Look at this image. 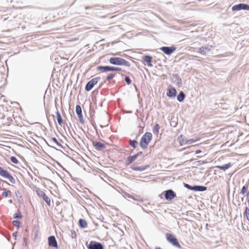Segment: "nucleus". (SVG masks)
<instances>
[{
	"label": "nucleus",
	"instance_id": "f257e3e1",
	"mask_svg": "<svg viewBox=\"0 0 249 249\" xmlns=\"http://www.w3.org/2000/svg\"><path fill=\"white\" fill-rule=\"evenodd\" d=\"M152 139V134L150 132H146L142 137L140 142L141 147L143 149L147 148Z\"/></svg>",
	"mask_w": 249,
	"mask_h": 249
},
{
	"label": "nucleus",
	"instance_id": "f03ea898",
	"mask_svg": "<svg viewBox=\"0 0 249 249\" xmlns=\"http://www.w3.org/2000/svg\"><path fill=\"white\" fill-rule=\"evenodd\" d=\"M109 61L111 64L123 65L128 67L130 66V64L129 62L121 57H111L109 59Z\"/></svg>",
	"mask_w": 249,
	"mask_h": 249
},
{
	"label": "nucleus",
	"instance_id": "7ed1b4c3",
	"mask_svg": "<svg viewBox=\"0 0 249 249\" xmlns=\"http://www.w3.org/2000/svg\"><path fill=\"white\" fill-rule=\"evenodd\" d=\"M165 236L166 240L174 246L176 247L179 249L181 248L177 238L174 235L170 233H167L165 235Z\"/></svg>",
	"mask_w": 249,
	"mask_h": 249
},
{
	"label": "nucleus",
	"instance_id": "20e7f679",
	"mask_svg": "<svg viewBox=\"0 0 249 249\" xmlns=\"http://www.w3.org/2000/svg\"><path fill=\"white\" fill-rule=\"evenodd\" d=\"M100 79L101 78L100 77H96L92 79L86 85L85 90L88 91H90L98 83Z\"/></svg>",
	"mask_w": 249,
	"mask_h": 249
},
{
	"label": "nucleus",
	"instance_id": "39448f33",
	"mask_svg": "<svg viewBox=\"0 0 249 249\" xmlns=\"http://www.w3.org/2000/svg\"><path fill=\"white\" fill-rule=\"evenodd\" d=\"M0 175L5 178H7L11 183H14L15 180L13 177L7 171L4 170L3 168L0 167Z\"/></svg>",
	"mask_w": 249,
	"mask_h": 249
},
{
	"label": "nucleus",
	"instance_id": "423d86ee",
	"mask_svg": "<svg viewBox=\"0 0 249 249\" xmlns=\"http://www.w3.org/2000/svg\"><path fill=\"white\" fill-rule=\"evenodd\" d=\"M97 70L101 72H106L108 71H120L121 69L119 67H110V66H98Z\"/></svg>",
	"mask_w": 249,
	"mask_h": 249
},
{
	"label": "nucleus",
	"instance_id": "0eeeda50",
	"mask_svg": "<svg viewBox=\"0 0 249 249\" xmlns=\"http://www.w3.org/2000/svg\"><path fill=\"white\" fill-rule=\"evenodd\" d=\"M36 192L39 197H42L49 206H51V199L45 194V193L39 189H38Z\"/></svg>",
	"mask_w": 249,
	"mask_h": 249
},
{
	"label": "nucleus",
	"instance_id": "6e6552de",
	"mask_svg": "<svg viewBox=\"0 0 249 249\" xmlns=\"http://www.w3.org/2000/svg\"><path fill=\"white\" fill-rule=\"evenodd\" d=\"M233 11H239L240 10H249V5L244 3H240L235 5L232 7Z\"/></svg>",
	"mask_w": 249,
	"mask_h": 249
},
{
	"label": "nucleus",
	"instance_id": "1a4fd4ad",
	"mask_svg": "<svg viewBox=\"0 0 249 249\" xmlns=\"http://www.w3.org/2000/svg\"><path fill=\"white\" fill-rule=\"evenodd\" d=\"M160 49L166 54L170 55L176 50V48L172 46L171 47H162Z\"/></svg>",
	"mask_w": 249,
	"mask_h": 249
},
{
	"label": "nucleus",
	"instance_id": "9d476101",
	"mask_svg": "<svg viewBox=\"0 0 249 249\" xmlns=\"http://www.w3.org/2000/svg\"><path fill=\"white\" fill-rule=\"evenodd\" d=\"M139 164H140V163H139ZM148 167H149V165H139L138 163H135L131 165V168L134 171H142L146 169Z\"/></svg>",
	"mask_w": 249,
	"mask_h": 249
},
{
	"label": "nucleus",
	"instance_id": "9b49d317",
	"mask_svg": "<svg viewBox=\"0 0 249 249\" xmlns=\"http://www.w3.org/2000/svg\"><path fill=\"white\" fill-rule=\"evenodd\" d=\"M167 96L169 97H175L177 94V91L175 88L169 85L167 88Z\"/></svg>",
	"mask_w": 249,
	"mask_h": 249
},
{
	"label": "nucleus",
	"instance_id": "f8f14e48",
	"mask_svg": "<svg viewBox=\"0 0 249 249\" xmlns=\"http://www.w3.org/2000/svg\"><path fill=\"white\" fill-rule=\"evenodd\" d=\"M48 244L50 247L58 249V245L55 237L54 236H51L48 237Z\"/></svg>",
	"mask_w": 249,
	"mask_h": 249
},
{
	"label": "nucleus",
	"instance_id": "ddd939ff",
	"mask_svg": "<svg viewBox=\"0 0 249 249\" xmlns=\"http://www.w3.org/2000/svg\"><path fill=\"white\" fill-rule=\"evenodd\" d=\"M88 248L89 249H104L101 243L93 241L89 243Z\"/></svg>",
	"mask_w": 249,
	"mask_h": 249
},
{
	"label": "nucleus",
	"instance_id": "4468645a",
	"mask_svg": "<svg viewBox=\"0 0 249 249\" xmlns=\"http://www.w3.org/2000/svg\"><path fill=\"white\" fill-rule=\"evenodd\" d=\"M165 197L167 200H172L176 196V195L175 192L171 190H169L164 192Z\"/></svg>",
	"mask_w": 249,
	"mask_h": 249
},
{
	"label": "nucleus",
	"instance_id": "2eb2a0df",
	"mask_svg": "<svg viewBox=\"0 0 249 249\" xmlns=\"http://www.w3.org/2000/svg\"><path fill=\"white\" fill-rule=\"evenodd\" d=\"M92 144L97 150H103L106 148V145L104 144L96 141H92Z\"/></svg>",
	"mask_w": 249,
	"mask_h": 249
},
{
	"label": "nucleus",
	"instance_id": "dca6fc26",
	"mask_svg": "<svg viewBox=\"0 0 249 249\" xmlns=\"http://www.w3.org/2000/svg\"><path fill=\"white\" fill-rule=\"evenodd\" d=\"M142 153V152H140L134 156L128 157L127 160L126 164L129 165L132 163L134 161L136 160L138 156L140 154H141Z\"/></svg>",
	"mask_w": 249,
	"mask_h": 249
},
{
	"label": "nucleus",
	"instance_id": "f3484780",
	"mask_svg": "<svg viewBox=\"0 0 249 249\" xmlns=\"http://www.w3.org/2000/svg\"><path fill=\"white\" fill-rule=\"evenodd\" d=\"M212 47V46H207V47H201L199 48V53L203 54L205 55L206 54V51H210L211 49V48Z\"/></svg>",
	"mask_w": 249,
	"mask_h": 249
},
{
	"label": "nucleus",
	"instance_id": "a211bd4d",
	"mask_svg": "<svg viewBox=\"0 0 249 249\" xmlns=\"http://www.w3.org/2000/svg\"><path fill=\"white\" fill-rule=\"evenodd\" d=\"M143 60L145 63H147L149 67H151L152 66L151 64L152 57L151 56L145 55L143 57Z\"/></svg>",
	"mask_w": 249,
	"mask_h": 249
},
{
	"label": "nucleus",
	"instance_id": "6ab92c4d",
	"mask_svg": "<svg viewBox=\"0 0 249 249\" xmlns=\"http://www.w3.org/2000/svg\"><path fill=\"white\" fill-rule=\"evenodd\" d=\"M76 112L80 120L83 118L81 107L80 105H76Z\"/></svg>",
	"mask_w": 249,
	"mask_h": 249
},
{
	"label": "nucleus",
	"instance_id": "aec40b11",
	"mask_svg": "<svg viewBox=\"0 0 249 249\" xmlns=\"http://www.w3.org/2000/svg\"><path fill=\"white\" fill-rule=\"evenodd\" d=\"M207 188L205 186H195L192 187V190L196 191H204Z\"/></svg>",
	"mask_w": 249,
	"mask_h": 249
},
{
	"label": "nucleus",
	"instance_id": "412c9836",
	"mask_svg": "<svg viewBox=\"0 0 249 249\" xmlns=\"http://www.w3.org/2000/svg\"><path fill=\"white\" fill-rule=\"evenodd\" d=\"M231 166V163H229L227 164H226L223 166H216V167L220 170H226L229 168Z\"/></svg>",
	"mask_w": 249,
	"mask_h": 249
},
{
	"label": "nucleus",
	"instance_id": "4be33fe9",
	"mask_svg": "<svg viewBox=\"0 0 249 249\" xmlns=\"http://www.w3.org/2000/svg\"><path fill=\"white\" fill-rule=\"evenodd\" d=\"M79 225L80 227L82 228H85L87 227L88 225L87 221L83 219H79Z\"/></svg>",
	"mask_w": 249,
	"mask_h": 249
},
{
	"label": "nucleus",
	"instance_id": "5701e85b",
	"mask_svg": "<svg viewBox=\"0 0 249 249\" xmlns=\"http://www.w3.org/2000/svg\"><path fill=\"white\" fill-rule=\"evenodd\" d=\"M56 119H57L58 123L61 126L62 123H63V120H62L61 114L58 111L56 112Z\"/></svg>",
	"mask_w": 249,
	"mask_h": 249
},
{
	"label": "nucleus",
	"instance_id": "b1692460",
	"mask_svg": "<svg viewBox=\"0 0 249 249\" xmlns=\"http://www.w3.org/2000/svg\"><path fill=\"white\" fill-rule=\"evenodd\" d=\"M185 97V95L184 93L182 91H181L177 96V99L179 102H182L184 100Z\"/></svg>",
	"mask_w": 249,
	"mask_h": 249
},
{
	"label": "nucleus",
	"instance_id": "393cba45",
	"mask_svg": "<svg viewBox=\"0 0 249 249\" xmlns=\"http://www.w3.org/2000/svg\"><path fill=\"white\" fill-rule=\"evenodd\" d=\"M200 138L199 137H197L196 139H191L189 140H187L186 142L187 144H190L195 142L199 141Z\"/></svg>",
	"mask_w": 249,
	"mask_h": 249
},
{
	"label": "nucleus",
	"instance_id": "a878e982",
	"mask_svg": "<svg viewBox=\"0 0 249 249\" xmlns=\"http://www.w3.org/2000/svg\"><path fill=\"white\" fill-rule=\"evenodd\" d=\"M160 125L159 124H156L155 125L153 129V132L154 134H158L159 133V131L160 129Z\"/></svg>",
	"mask_w": 249,
	"mask_h": 249
},
{
	"label": "nucleus",
	"instance_id": "bb28decb",
	"mask_svg": "<svg viewBox=\"0 0 249 249\" xmlns=\"http://www.w3.org/2000/svg\"><path fill=\"white\" fill-rule=\"evenodd\" d=\"M182 138V135H181L178 138V140L181 144V145L187 144L186 141L187 140H181V139Z\"/></svg>",
	"mask_w": 249,
	"mask_h": 249
},
{
	"label": "nucleus",
	"instance_id": "cd10ccee",
	"mask_svg": "<svg viewBox=\"0 0 249 249\" xmlns=\"http://www.w3.org/2000/svg\"><path fill=\"white\" fill-rule=\"evenodd\" d=\"M11 195V192L9 190V191L3 192L2 193V196L3 197H7L8 196H10Z\"/></svg>",
	"mask_w": 249,
	"mask_h": 249
},
{
	"label": "nucleus",
	"instance_id": "c85d7f7f",
	"mask_svg": "<svg viewBox=\"0 0 249 249\" xmlns=\"http://www.w3.org/2000/svg\"><path fill=\"white\" fill-rule=\"evenodd\" d=\"M10 160L12 162H13L14 163H15V164H18L19 162L18 160L15 157H14V156L11 157L10 158Z\"/></svg>",
	"mask_w": 249,
	"mask_h": 249
},
{
	"label": "nucleus",
	"instance_id": "c756f323",
	"mask_svg": "<svg viewBox=\"0 0 249 249\" xmlns=\"http://www.w3.org/2000/svg\"><path fill=\"white\" fill-rule=\"evenodd\" d=\"M137 144V142L136 141H130L129 144L132 146L133 148H136V144Z\"/></svg>",
	"mask_w": 249,
	"mask_h": 249
},
{
	"label": "nucleus",
	"instance_id": "7c9ffc66",
	"mask_svg": "<svg viewBox=\"0 0 249 249\" xmlns=\"http://www.w3.org/2000/svg\"><path fill=\"white\" fill-rule=\"evenodd\" d=\"M115 74L113 73L109 74L107 77V80L110 81V80L112 79L115 76Z\"/></svg>",
	"mask_w": 249,
	"mask_h": 249
},
{
	"label": "nucleus",
	"instance_id": "2f4dec72",
	"mask_svg": "<svg viewBox=\"0 0 249 249\" xmlns=\"http://www.w3.org/2000/svg\"><path fill=\"white\" fill-rule=\"evenodd\" d=\"M248 188V186H244L242 189H241V192H240V193L242 195H244L245 194L247 189Z\"/></svg>",
	"mask_w": 249,
	"mask_h": 249
},
{
	"label": "nucleus",
	"instance_id": "473e14b6",
	"mask_svg": "<svg viewBox=\"0 0 249 249\" xmlns=\"http://www.w3.org/2000/svg\"><path fill=\"white\" fill-rule=\"evenodd\" d=\"M13 223L15 226H16L18 227H19L20 222L19 221H18V220L13 221Z\"/></svg>",
	"mask_w": 249,
	"mask_h": 249
},
{
	"label": "nucleus",
	"instance_id": "72a5a7b5",
	"mask_svg": "<svg viewBox=\"0 0 249 249\" xmlns=\"http://www.w3.org/2000/svg\"><path fill=\"white\" fill-rule=\"evenodd\" d=\"M125 81L128 85H130L131 83V81L129 77L126 76L125 78Z\"/></svg>",
	"mask_w": 249,
	"mask_h": 249
},
{
	"label": "nucleus",
	"instance_id": "f704fd0d",
	"mask_svg": "<svg viewBox=\"0 0 249 249\" xmlns=\"http://www.w3.org/2000/svg\"><path fill=\"white\" fill-rule=\"evenodd\" d=\"M245 214H246L247 218L248 219V215H249V209L247 207H246Z\"/></svg>",
	"mask_w": 249,
	"mask_h": 249
},
{
	"label": "nucleus",
	"instance_id": "c9c22d12",
	"mask_svg": "<svg viewBox=\"0 0 249 249\" xmlns=\"http://www.w3.org/2000/svg\"><path fill=\"white\" fill-rule=\"evenodd\" d=\"M185 187L190 190H192V186H190L189 184H185Z\"/></svg>",
	"mask_w": 249,
	"mask_h": 249
},
{
	"label": "nucleus",
	"instance_id": "e433bc0d",
	"mask_svg": "<svg viewBox=\"0 0 249 249\" xmlns=\"http://www.w3.org/2000/svg\"><path fill=\"white\" fill-rule=\"evenodd\" d=\"M52 141L55 142V143H56L57 144H58V141L57 140V139L55 138H53L52 139Z\"/></svg>",
	"mask_w": 249,
	"mask_h": 249
},
{
	"label": "nucleus",
	"instance_id": "4c0bfd02",
	"mask_svg": "<svg viewBox=\"0 0 249 249\" xmlns=\"http://www.w3.org/2000/svg\"><path fill=\"white\" fill-rule=\"evenodd\" d=\"M200 151H196V153H199Z\"/></svg>",
	"mask_w": 249,
	"mask_h": 249
},
{
	"label": "nucleus",
	"instance_id": "58836bf2",
	"mask_svg": "<svg viewBox=\"0 0 249 249\" xmlns=\"http://www.w3.org/2000/svg\"><path fill=\"white\" fill-rule=\"evenodd\" d=\"M156 249H161V248H156Z\"/></svg>",
	"mask_w": 249,
	"mask_h": 249
}]
</instances>
